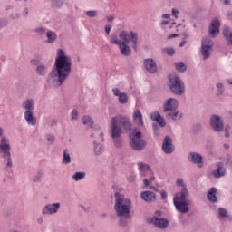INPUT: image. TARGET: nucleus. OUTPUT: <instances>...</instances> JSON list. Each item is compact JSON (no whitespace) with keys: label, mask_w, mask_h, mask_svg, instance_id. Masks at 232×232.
Listing matches in <instances>:
<instances>
[{"label":"nucleus","mask_w":232,"mask_h":232,"mask_svg":"<svg viewBox=\"0 0 232 232\" xmlns=\"http://www.w3.org/2000/svg\"><path fill=\"white\" fill-rule=\"evenodd\" d=\"M130 147L136 151H141L146 148V140L142 139V132L134 130L130 134Z\"/></svg>","instance_id":"obj_8"},{"label":"nucleus","mask_w":232,"mask_h":232,"mask_svg":"<svg viewBox=\"0 0 232 232\" xmlns=\"http://www.w3.org/2000/svg\"><path fill=\"white\" fill-rule=\"evenodd\" d=\"M48 44H53L57 41V34L55 32L48 30L45 34Z\"/></svg>","instance_id":"obj_30"},{"label":"nucleus","mask_w":232,"mask_h":232,"mask_svg":"<svg viewBox=\"0 0 232 232\" xmlns=\"http://www.w3.org/2000/svg\"><path fill=\"white\" fill-rule=\"evenodd\" d=\"M163 52H166V53L169 54V56L175 55V49L171 47L163 49Z\"/></svg>","instance_id":"obj_47"},{"label":"nucleus","mask_w":232,"mask_h":232,"mask_svg":"<svg viewBox=\"0 0 232 232\" xmlns=\"http://www.w3.org/2000/svg\"><path fill=\"white\" fill-rule=\"evenodd\" d=\"M100 137H101V140L104 141V133L101 132Z\"/></svg>","instance_id":"obj_62"},{"label":"nucleus","mask_w":232,"mask_h":232,"mask_svg":"<svg viewBox=\"0 0 232 232\" xmlns=\"http://www.w3.org/2000/svg\"><path fill=\"white\" fill-rule=\"evenodd\" d=\"M166 119H170L171 121H175L176 122L180 121L182 117H184V113H182V111H170V112H167L165 114Z\"/></svg>","instance_id":"obj_21"},{"label":"nucleus","mask_w":232,"mask_h":232,"mask_svg":"<svg viewBox=\"0 0 232 232\" xmlns=\"http://www.w3.org/2000/svg\"><path fill=\"white\" fill-rule=\"evenodd\" d=\"M224 5H231V0H225Z\"/></svg>","instance_id":"obj_61"},{"label":"nucleus","mask_w":232,"mask_h":232,"mask_svg":"<svg viewBox=\"0 0 232 232\" xmlns=\"http://www.w3.org/2000/svg\"><path fill=\"white\" fill-rule=\"evenodd\" d=\"M179 14H180V12H179V9H172V15L173 17H175V19H179Z\"/></svg>","instance_id":"obj_49"},{"label":"nucleus","mask_w":232,"mask_h":232,"mask_svg":"<svg viewBox=\"0 0 232 232\" xmlns=\"http://www.w3.org/2000/svg\"><path fill=\"white\" fill-rule=\"evenodd\" d=\"M143 64L145 66V70L149 72V73H157L159 69L157 68V62L153 60V58H147L143 61Z\"/></svg>","instance_id":"obj_17"},{"label":"nucleus","mask_w":232,"mask_h":232,"mask_svg":"<svg viewBox=\"0 0 232 232\" xmlns=\"http://www.w3.org/2000/svg\"><path fill=\"white\" fill-rule=\"evenodd\" d=\"M114 211L120 218H131V199L120 192L114 194Z\"/></svg>","instance_id":"obj_4"},{"label":"nucleus","mask_w":232,"mask_h":232,"mask_svg":"<svg viewBox=\"0 0 232 232\" xmlns=\"http://www.w3.org/2000/svg\"><path fill=\"white\" fill-rule=\"evenodd\" d=\"M156 122H158V124H160L161 128H164L166 126V121L162 116H160V118L156 120Z\"/></svg>","instance_id":"obj_46"},{"label":"nucleus","mask_w":232,"mask_h":232,"mask_svg":"<svg viewBox=\"0 0 232 232\" xmlns=\"http://www.w3.org/2000/svg\"><path fill=\"white\" fill-rule=\"evenodd\" d=\"M216 88L218 89V95H222L224 93V83H216Z\"/></svg>","instance_id":"obj_42"},{"label":"nucleus","mask_w":232,"mask_h":232,"mask_svg":"<svg viewBox=\"0 0 232 232\" xmlns=\"http://www.w3.org/2000/svg\"><path fill=\"white\" fill-rule=\"evenodd\" d=\"M175 68L177 72H179L180 73H184V72L187 70L186 64L182 62L176 63Z\"/></svg>","instance_id":"obj_36"},{"label":"nucleus","mask_w":232,"mask_h":232,"mask_svg":"<svg viewBox=\"0 0 232 232\" xmlns=\"http://www.w3.org/2000/svg\"><path fill=\"white\" fill-rule=\"evenodd\" d=\"M140 197L142 200H144V202H148L149 204L151 202H155V200L157 199V196L155 195V193L150 190L141 192Z\"/></svg>","instance_id":"obj_23"},{"label":"nucleus","mask_w":232,"mask_h":232,"mask_svg":"<svg viewBox=\"0 0 232 232\" xmlns=\"http://www.w3.org/2000/svg\"><path fill=\"white\" fill-rule=\"evenodd\" d=\"M132 119L136 126H139V128H144V119L142 118V112H140V110L134 111Z\"/></svg>","instance_id":"obj_20"},{"label":"nucleus","mask_w":232,"mask_h":232,"mask_svg":"<svg viewBox=\"0 0 232 232\" xmlns=\"http://www.w3.org/2000/svg\"><path fill=\"white\" fill-rule=\"evenodd\" d=\"M110 43L111 44H116L117 46H119L122 43V40H119L117 34H111Z\"/></svg>","instance_id":"obj_39"},{"label":"nucleus","mask_w":232,"mask_h":232,"mask_svg":"<svg viewBox=\"0 0 232 232\" xmlns=\"http://www.w3.org/2000/svg\"><path fill=\"white\" fill-rule=\"evenodd\" d=\"M131 128H133V124L131 123V120L127 116L118 115L111 118L109 132L116 148L122 146V139L121 138L122 130L130 131Z\"/></svg>","instance_id":"obj_2"},{"label":"nucleus","mask_w":232,"mask_h":232,"mask_svg":"<svg viewBox=\"0 0 232 232\" xmlns=\"http://www.w3.org/2000/svg\"><path fill=\"white\" fill-rule=\"evenodd\" d=\"M43 175H44V173L42 170H39L34 177H33V180L36 183L41 182V179L43 178Z\"/></svg>","instance_id":"obj_41"},{"label":"nucleus","mask_w":232,"mask_h":232,"mask_svg":"<svg viewBox=\"0 0 232 232\" xmlns=\"http://www.w3.org/2000/svg\"><path fill=\"white\" fill-rule=\"evenodd\" d=\"M223 35L232 44V32H229V27L226 26L223 30Z\"/></svg>","instance_id":"obj_35"},{"label":"nucleus","mask_w":232,"mask_h":232,"mask_svg":"<svg viewBox=\"0 0 232 232\" xmlns=\"http://www.w3.org/2000/svg\"><path fill=\"white\" fill-rule=\"evenodd\" d=\"M112 93L115 97H118V102L120 104L128 103V94L126 92H121V90L119 88H113Z\"/></svg>","instance_id":"obj_19"},{"label":"nucleus","mask_w":232,"mask_h":232,"mask_svg":"<svg viewBox=\"0 0 232 232\" xmlns=\"http://www.w3.org/2000/svg\"><path fill=\"white\" fill-rule=\"evenodd\" d=\"M135 179H136V176H135V175H130V176L128 178V182H135Z\"/></svg>","instance_id":"obj_53"},{"label":"nucleus","mask_w":232,"mask_h":232,"mask_svg":"<svg viewBox=\"0 0 232 232\" xmlns=\"http://www.w3.org/2000/svg\"><path fill=\"white\" fill-rule=\"evenodd\" d=\"M48 142H55V136L53 134H48L46 136Z\"/></svg>","instance_id":"obj_48"},{"label":"nucleus","mask_w":232,"mask_h":232,"mask_svg":"<svg viewBox=\"0 0 232 232\" xmlns=\"http://www.w3.org/2000/svg\"><path fill=\"white\" fill-rule=\"evenodd\" d=\"M82 124H84L85 126H89L90 128H92V126H93V118H92V116L86 115L83 116L82 119Z\"/></svg>","instance_id":"obj_34"},{"label":"nucleus","mask_w":232,"mask_h":232,"mask_svg":"<svg viewBox=\"0 0 232 232\" xmlns=\"http://www.w3.org/2000/svg\"><path fill=\"white\" fill-rule=\"evenodd\" d=\"M114 19H115V17H113V16H108L107 17L108 23H112V21H114Z\"/></svg>","instance_id":"obj_57"},{"label":"nucleus","mask_w":232,"mask_h":232,"mask_svg":"<svg viewBox=\"0 0 232 232\" xmlns=\"http://www.w3.org/2000/svg\"><path fill=\"white\" fill-rule=\"evenodd\" d=\"M121 43L118 45L119 50L124 57H130L131 55V47L130 43H132L133 50H137V44H139V34L133 31L130 33L121 31L119 34Z\"/></svg>","instance_id":"obj_3"},{"label":"nucleus","mask_w":232,"mask_h":232,"mask_svg":"<svg viewBox=\"0 0 232 232\" xmlns=\"http://www.w3.org/2000/svg\"><path fill=\"white\" fill-rule=\"evenodd\" d=\"M225 137L226 139L229 138V127L225 128Z\"/></svg>","instance_id":"obj_54"},{"label":"nucleus","mask_w":232,"mask_h":232,"mask_svg":"<svg viewBox=\"0 0 232 232\" xmlns=\"http://www.w3.org/2000/svg\"><path fill=\"white\" fill-rule=\"evenodd\" d=\"M31 64L37 66L39 64V61L37 60H31Z\"/></svg>","instance_id":"obj_55"},{"label":"nucleus","mask_w":232,"mask_h":232,"mask_svg":"<svg viewBox=\"0 0 232 232\" xmlns=\"http://www.w3.org/2000/svg\"><path fill=\"white\" fill-rule=\"evenodd\" d=\"M59 209H61V203H51V204H47L45 205L43 208H42V213L44 215H56V213H59Z\"/></svg>","instance_id":"obj_14"},{"label":"nucleus","mask_w":232,"mask_h":232,"mask_svg":"<svg viewBox=\"0 0 232 232\" xmlns=\"http://www.w3.org/2000/svg\"><path fill=\"white\" fill-rule=\"evenodd\" d=\"M138 169L140 177H146V173H150V166L144 162L138 163Z\"/></svg>","instance_id":"obj_27"},{"label":"nucleus","mask_w":232,"mask_h":232,"mask_svg":"<svg viewBox=\"0 0 232 232\" xmlns=\"http://www.w3.org/2000/svg\"><path fill=\"white\" fill-rule=\"evenodd\" d=\"M188 160L190 162H193V164H197L198 168H202L204 165L202 161V155L197 153V152H190L188 155Z\"/></svg>","instance_id":"obj_22"},{"label":"nucleus","mask_w":232,"mask_h":232,"mask_svg":"<svg viewBox=\"0 0 232 232\" xmlns=\"http://www.w3.org/2000/svg\"><path fill=\"white\" fill-rule=\"evenodd\" d=\"M169 87L174 95H184L186 93V84L179 75L172 73L169 75Z\"/></svg>","instance_id":"obj_6"},{"label":"nucleus","mask_w":232,"mask_h":232,"mask_svg":"<svg viewBox=\"0 0 232 232\" xmlns=\"http://www.w3.org/2000/svg\"><path fill=\"white\" fill-rule=\"evenodd\" d=\"M110 32H111V25L108 24L105 26V34H107V35H110Z\"/></svg>","instance_id":"obj_51"},{"label":"nucleus","mask_w":232,"mask_h":232,"mask_svg":"<svg viewBox=\"0 0 232 232\" xmlns=\"http://www.w3.org/2000/svg\"><path fill=\"white\" fill-rule=\"evenodd\" d=\"M161 117L160 112L159 111H156L152 113H150V119L151 121H157Z\"/></svg>","instance_id":"obj_43"},{"label":"nucleus","mask_w":232,"mask_h":232,"mask_svg":"<svg viewBox=\"0 0 232 232\" xmlns=\"http://www.w3.org/2000/svg\"><path fill=\"white\" fill-rule=\"evenodd\" d=\"M215 179H220L226 175V168L222 163H217V169L213 172Z\"/></svg>","instance_id":"obj_26"},{"label":"nucleus","mask_w":232,"mask_h":232,"mask_svg":"<svg viewBox=\"0 0 232 232\" xmlns=\"http://www.w3.org/2000/svg\"><path fill=\"white\" fill-rule=\"evenodd\" d=\"M209 124L214 131H217L218 133L224 131V120L218 114L210 116Z\"/></svg>","instance_id":"obj_11"},{"label":"nucleus","mask_w":232,"mask_h":232,"mask_svg":"<svg viewBox=\"0 0 232 232\" xmlns=\"http://www.w3.org/2000/svg\"><path fill=\"white\" fill-rule=\"evenodd\" d=\"M176 186L178 188H181L179 192H177L175 196H182L184 195H189V190L188 189V187L186 185V182L182 179V178H179L176 180Z\"/></svg>","instance_id":"obj_18"},{"label":"nucleus","mask_w":232,"mask_h":232,"mask_svg":"<svg viewBox=\"0 0 232 232\" xmlns=\"http://www.w3.org/2000/svg\"><path fill=\"white\" fill-rule=\"evenodd\" d=\"M63 164H70L72 162V157L70 156V152L68 150H63Z\"/></svg>","instance_id":"obj_38"},{"label":"nucleus","mask_w":232,"mask_h":232,"mask_svg":"<svg viewBox=\"0 0 232 232\" xmlns=\"http://www.w3.org/2000/svg\"><path fill=\"white\" fill-rule=\"evenodd\" d=\"M215 44L212 42L211 38L204 37L201 40L200 55L203 61H208L211 58V53H213V46Z\"/></svg>","instance_id":"obj_9"},{"label":"nucleus","mask_w":232,"mask_h":232,"mask_svg":"<svg viewBox=\"0 0 232 232\" xmlns=\"http://www.w3.org/2000/svg\"><path fill=\"white\" fill-rule=\"evenodd\" d=\"M161 26H166L167 28H169L171 32H179V27L182 26V24H176L175 22H170L168 20H162L161 21Z\"/></svg>","instance_id":"obj_24"},{"label":"nucleus","mask_w":232,"mask_h":232,"mask_svg":"<svg viewBox=\"0 0 232 232\" xmlns=\"http://www.w3.org/2000/svg\"><path fill=\"white\" fill-rule=\"evenodd\" d=\"M179 109V100L177 98H169L163 102L162 112L166 115L170 111H175Z\"/></svg>","instance_id":"obj_12"},{"label":"nucleus","mask_w":232,"mask_h":232,"mask_svg":"<svg viewBox=\"0 0 232 232\" xmlns=\"http://www.w3.org/2000/svg\"><path fill=\"white\" fill-rule=\"evenodd\" d=\"M227 17L230 21H232V12L227 13Z\"/></svg>","instance_id":"obj_60"},{"label":"nucleus","mask_w":232,"mask_h":232,"mask_svg":"<svg viewBox=\"0 0 232 232\" xmlns=\"http://www.w3.org/2000/svg\"><path fill=\"white\" fill-rule=\"evenodd\" d=\"M162 150L167 155H171L175 151V146L173 145V140L169 136H166L162 143Z\"/></svg>","instance_id":"obj_15"},{"label":"nucleus","mask_w":232,"mask_h":232,"mask_svg":"<svg viewBox=\"0 0 232 232\" xmlns=\"http://www.w3.org/2000/svg\"><path fill=\"white\" fill-rule=\"evenodd\" d=\"M174 37H179V34H171V35H169V36H168V39H174Z\"/></svg>","instance_id":"obj_59"},{"label":"nucleus","mask_w":232,"mask_h":232,"mask_svg":"<svg viewBox=\"0 0 232 232\" xmlns=\"http://www.w3.org/2000/svg\"><path fill=\"white\" fill-rule=\"evenodd\" d=\"M10 140L3 136L0 140V155L4 159L7 168H12V154L10 153Z\"/></svg>","instance_id":"obj_7"},{"label":"nucleus","mask_w":232,"mask_h":232,"mask_svg":"<svg viewBox=\"0 0 232 232\" xmlns=\"http://www.w3.org/2000/svg\"><path fill=\"white\" fill-rule=\"evenodd\" d=\"M29 12H30V9H28V7H25V8L23 10V15H24V17H27Z\"/></svg>","instance_id":"obj_52"},{"label":"nucleus","mask_w":232,"mask_h":232,"mask_svg":"<svg viewBox=\"0 0 232 232\" xmlns=\"http://www.w3.org/2000/svg\"><path fill=\"white\" fill-rule=\"evenodd\" d=\"M224 148H225V150H229V144L225 143V144H224Z\"/></svg>","instance_id":"obj_63"},{"label":"nucleus","mask_w":232,"mask_h":232,"mask_svg":"<svg viewBox=\"0 0 232 232\" xmlns=\"http://www.w3.org/2000/svg\"><path fill=\"white\" fill-rule=\"evenodd\" d=\"M72 73V56L63 49H57L54 64L49 72L47 82L49 86L59 88L63 86Z\"/></svg>","instance_id":"obj_1"},{"label":"nucleus","mask_w":232,"mask_h":232,"mask_svg":"<svg viewBox=\"0 0 232 232\" xmlns=\"http://www.w3.org/2000/svg\"><path fill=\"white\" fill-rule=\"evenodd\" d=\"M169 17H171L170 14H162V19H169Z\"/></svg>","instance_id":"obj_56"},{"label":"nucleus","mask_w":232,"mask_h":232,"mask_svg":"<svg viewBox=\"0 0 232 232\" xmlns=\"http://www.w3.org/2000/svg\"><path fill=\"white\" fill-rule=\"evenodd\" d=\"M93 146L94 155H96L97 157H101V155L104 153V145L98 143L97 141H94Z\"/></svg>","instance_id":"obj_29"},{"label":"nucleus","mask_w":232,"mask_h":232,"mask_svg":"<svg viewBox=\"0 0 232 232\" xmlns=\"http://www.w3.org/2000/svg\"><path fill=\"white\" fill-rule=\"evenodd\" d=\"M207 197L209 202H217V188H209Z\"/></svg>","instance_id":"obj_31"},{"label":"nucleus","mask_w":232,"mask_h":232,"mask_svg":"<svg viewBox=\"0 0 232 232\" xmlns=\"http://www.w3.org/2000/svg\"><path fill=\"white\" fill-rule=\"evenodd\" d=\"M22 108L24 110V118L28 126H37V118L34 115L35 110V100L27 98L22 102Z\"/></svg>","instance_id":"obj_5"},{"label":"nucleus","mask_w":232,"mask_h":232,"mask_svg":"<svg viewBox=\"0 0 232 232\" xmlns=\"http://www.w3.org/2000/svg\"><path fill=\"white\" fill-rule=\"evenodd\" d=\"M85 14L87 17H97L99 15V12L95 10L87 11Z\"/></svg>","instance_id":"obj_45"},{"label":"nucleus","mask_w":232,"mask_h":232,"mask_svg":"<svg viewBox=\"0 0 232 232\" xmlns=\"http://www.w3.org/2000/svg\"><path fill=\"white\" fill-rule=\"evenodd\" d=\"M218 218H220V220H224L225 222L226 221L231 222L232 217L229 215L227 210H226V208H219L218 210Z\"/></svg>","instance_id":"obj_25"},{"label":"nucleus","mask_w":232,"mask_h":232,"mask_svg":"<svg viewBox=\"0 0 232 232\" xmlns=\"http://www.w3.org/2000/svg\"><path fill=\"white\" fill-rule=\"evenodd\" d=\"M227 84H230V85L232 86V79H228V80L227 81Z\"/></svg>","instance_id":"obj_64"},{"label":"nucleus","mask_w":232,"mask_h":232,"mask_svg":"<svg viewBox=\"0 0 232 232\" xmlns=\"http://www.w3.org/2000/svg\"><path fill=\"white\" fill-rule=\"evenodd\" d=\"M34 34H37L38 35H44L48 32V29L44 26H39L34 29Z\"/></svg>","instance_id":"obj_40"},{"label":"nucleus","mask_w":232,"mask_h":232,"mask_svg":"<svg viewBox=\"0 0 232 232\" xmlns=\"http://www.w3.org/2000/svg\"><path fill=\"white\" fill-rule=\"evenodd\" d=\"M148 223L157 227V229H167L168 226H169V221L166 218H158L156 216L148 219Z\"/></svg>","instance_id":"obj_13"},{"label":"nucleus","mask_w":232,"mask_h":232,"mask_svg":"<svg viewBox=\"0 0 232 232\" xmlns=\"http://www.w3.org/2000/svg\"><path fill=\"white\" fill-rule=\"evenodd\" d=\"M186 198H188V195L174 196L173 198V204L179 213H189V202Z\"/></svg>","instance_id":"obj_10"},{"label":"nucleus","mask_w":232,"mask_h":232,"mask_svg":"<svg viewBox=\"0 0 232 232\" xmlns=\"http://www.w3.org/2000/svg\"><path fill=\"white\" fill-rule=\"evenodd\" d=\"M220 32V20L214 18L210 24L208 34L210 37L215 38Z\"/></svg>","instance_id":"obj_16"},{"label":"nucleus","mask_w":232,"mask_h":232,"mask_svg":"<svg viewBox=\"0 0 232 232\" xmlns=\"http://www.w3.org/2000/svg\"><path fill=\"white\" fill-rule=\"evenodd\" d=\"M72 121H77L79 119V111L77 109L72 110L71 112Z\"/></svg>","instance_id":"obj_44"},{"label":"nucleus","mask_w":232,"mask_h":232,"mask_svg":"<svg viewBox=\"0 0 232 232\" xmlns=\"http://www.w3.org/2000/svg\"><path fill=\"white\" fill-rule=\"evenodd\" d=\"M121 226H126L128 223L124 219L120 220Z\"/></svg>","instance_id":"obj_58"},{"label":"nucleus","mask_w":232,"mask_h":232,"mask_svg":"<svg viewBox=\"0 0 232 232\" xmlns=\"http://www.w3.org/2000/svg\"><path fill=\"white\" fill-rule=\"evenodd\" d=\"M36 73L41 77H44L46 73H48V68L44 64L37 65L36 67Z\"/></svg>","instance_id":"obj_32"},{"label":"nucleus","mask_w":232,"mask_h":232,"mask_svg":"<svg viewBox=\"0 0 232 232\" xmlns=\"http://www.w3.org/2000/svg\"><path fill=\"white\" fill-rule=\"evenodd\" d=\"M85 178H86V172L84 171H78L72 175V180H74V182H79Z\"/></svg>","instance_id":"obj_33"},{"label":"nucleus","mask_w":232,"mask_h":232,"mask_svg":"<svg viewBox=\"0 0 232 232\" xmlns=\"http://www.w3.org/2000/svg\"><path fill=\"white\" fill-rule=\"evenodd\" d=\"M64 5V0H51V6L53 8H63Z\"/></svg>","instance_id":"obj_37"},{"label":"nucleus","mask_w":232,"mask_h":232,"mask_svg":"<svg viewBox=\"0 0 232 232\" xmlns=\"http://www.w3.org/2000/svg\"><path fill=\"white\" fill-rule=\"evenodd\" d=\"M160 197L162 200H167L168 198V192H166V190H163L160 192Z\"/></svg>","instance_id":"obj_50"},{"label":"nucleus","mask_w":232,"mask_h":232,"mask_svg":"<svg viewBox=\"0 0 232 232\" xmlns=\"http://www.w3.org/2000/svg\"><path fill=\"white\" fill-rule=\"evenodd\" d=\"M155 182V176H151L150 179H144L143 184L145 188H149V189H152V191H159V188L151 184Z\"/></svg>","instance_id":"obj_28"}]
</instances>
